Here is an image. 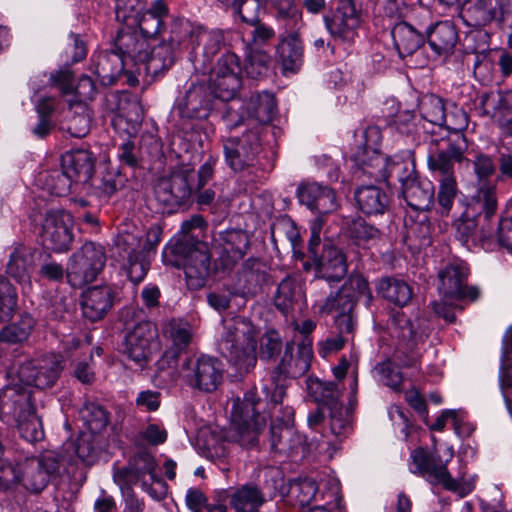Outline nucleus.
I'll list each match as a JSON object with an SVG mask.
<instances>
[{"label": "nucleus", "instance_id": "nucleus-3", "mask_svg": "<svg viewBox=\"0 0 512 512\" xmlns=\"http://www.w3.org/2000/svg\"><path fill=\"white\" fill-rule=\"evenodd\" d=\"M428 145L427 164L435 178L455 176V165L464 159L466 139L463 134L448 135L447 131H426Z\"/></svg>", "mask_w": 512, "mask_h": 512}, {"label": "nucleus", "instance_id": "nucleus-4", "mask_svg": "<svg viewBox=\"0 0 512 512\" xmlns=\"http://www.w3.org/2000/svg\"><path fill=\"white\" fill-rule=\"evenodd\" d=\"M263 151L260 127L254 126L241 136L223 139L225 162L235 173L251 174L259 165L260 154Z\"/></svg>", "mask_w": 512, "mask_h": 512}, {"label": "nucleus", "instance_id": "nucleus-21", "mask_svg": "<svg viewBox=\"0 0 512 512\" xmlns=\"http://www.w3.org/2000/svg\"><path fill=\"white\" fill-rule=\"evenodd\" d=\"M315 275L328 282H339L347 274L346 255L338 247L325 244L322 252L314 260Z\"/></svg>", "mask_w": 512, "mask_h": 512}, {"label": "nucleus", "instance_id": "nucleus-33", "mask_svg": "<svg viewBox=\"0 0 512 512\" xmlns=\"http://www.w3.org/2000/svg\"><path fill=\"white\" fill-rule=\"evenodd\" d=\"M169 10L164 0H156L151 7L142 12L128 26L139 27L140 34L147 38L156 37L164 26V19L168 16Z\"/></svg>", "mask_w": 512, "mask_h": 512}, {"label": "nucleus", "instance_id": "nucleus-11", "mask_svg": "<svg viewBox=\"0 0 512 512\" xmlns=\"http://www.w3.org/2000/svg\"><path fill=\"white\" fill-rule=\"evenodd\" d=\"M409 470L411 473L423 477L432 485H442L445 489L455 491L458 484L447 469L446 462L424 447H417L411 451Z\"/></svg>", "mask_w": 512, "mask_h": 512}, {"label": "nucleus", "instance_id": "nucleus-17", "mask_svg": "<svg viewBox=\"0 0 512 512\" xmlns=\"http://www.w3.org/2000/svg\"><path fill=\"white\" fill-rule=\"evenodd\" d=\"M224 42L225 37L222 30L197 28L190 52L194 68L203 74L208 72L214 56L220 51Z\"/></svg>", "mask_w": 512, "mask_h": 512}, {"label": "nucleus", "instance_id": "nucleus-42", "mask_svg": "<svg viewBox=\"0 0 512 512\" xmlns=\"http://www.w3.org/2000/svg\"><path fill=\"white\" fill-rule=\"evenodd\" d=\"M220 241L223 254L227 255L233 263L244 257L250 243L248 234L236 229L220 233Z\"/></svg>", "mask_w": 512, "mask_h": 512}, {"label": "nucleus", "instance_id": "nucleus-50", "mask_svg": "<svg viewBox=\"0 0 512 512\" xmlns=\"http://www.w3.org/2000/svg\"><path fill=\"white\" fill-rule=\"evenodd\" d=\"M347 234L358 245L380 238L381 232L362 217L352 218L346 222Z\"/></svg>", "mask_w": 512, "mask_h": 512}, {"label": "nucleus", "instance_id": "nucleus-48", "mask_svg": "<svg viewBox=\"0 0 512 512\" xmlns=\"http://www.w3.org/2000/svg\"><path fill=\"white\" fill-rule=\"evenodd\" d=\"M497 0H473L466 10L471 26L482 27L495 19Z\"/></svg>", "mask_w": 512, "mask_h": 512}, {"label": "nucleus", "instance_id": "nucleus-10", "mask_svg": "<svg viewBox=\"0 0 512 512\" xmlns=\"http://www.w3.org/2000/svg\"><path fill=\"white\" fill-rule=\"evenodd\" d=\"M192 170L177 169L168 176L158 179L154 187L156 200L167 209L173 212L175 209L185 205L192 196L190 178Z\"/></svg>", "mask_w": 512, "mask_h": 512}, {"label": "nucleus", "instance_id": "nucleus-30", "mask_svg": "<svg viewBox=\"0 0 512 512\" xmlns=\"http://www.w3.org/2000/svg\"><path fill=\"white\" fill-rule=\"evenodd\" d=\"M458 40L456 26L450 21L438 22L427 32V42L437 56L453 54Z\"/></svg>", "mask_w": 512, "mask_h": 512}, {"label": "nucleus", "instance_id": "nucleus-46", "mask_svg": "<svg viewBox=\"0 0 512 512\" xmlns=\"http://www.w3.org/2000/svg\"><path fill=\"white\" fill-rule=\"evenodd\" d=\"M35 327V320L29 314H23L19 320L5 326L0 331V340L9 344L26 341Z\"/></svg>", "mask_w": 512, "mask_h": 512}, {"label": "nucleus", "instance_id": "nucleus-34", "mask_svg": "<svg viewBox=\"0 0 512 512\" xmlns=\"http://www.w3.org/2000/svg\"><path fill=\"white\" fill-rule=\"evenodd\" d=\"M402 195L411 208L426 211L434 203L435 188L430 180L418 176L407 182Z\"/></svg>", "mask_w": 512, "mask_h": 512}, {"label": "nucleus", "instance_id": "nucleus-13", "mask_svg": "<svg viewBox=\"0 0 512 512\" xmlns=\"http://www.w3.org/2000/svg\"><path fill=\"white\" fill-rule=\"evenodd\" d=\"M332 37L353 41L363 23V13L354 0H338L335 9L324 18Z\"/></svg>", "mask_w": 512, "mask_h": 512}, {"label": "nucleus", "instance_id": "nucleus-60", "mask_svg": "<svg viewBox=\"0 0 512 512\" xmlns=\"http://www.w3.org/2000/svg\"><path fill=\"white\" fill-rule=\"evenodd\" d=\"M293 429L288 426H281L278 423H271L270 427V448L274 452L288 453L293 448Z\"/></svg>", "mask_w": 512, "mask_h": 512}, {"label": "nucleus", "instance_id": "nucleus-58", "mask_svg": "<svg viewBox=\"0 0 512 512\" xmlns=\"http://www.w3.org/2000/svg\"><path fill=\"white\" fill-rule=\"evenodd\" d=\"M270 56L262 50H251L246 58L244 71L252 79L266 75L269 70Z\"/></svg>", "mask_w": 512, "mask_h": 512}, {"label": "nucleus", "instance_id": "nucleus-28", "mask_svg": "<svg viewBox=\"0 0 512 512\" xmlns=\"http://www.w3.org/2000/svg\"><path fill=\"white\" fill-rule=\"evenodd\" d=\"M156 462L153 456L147 452H140L131 458L129 466L118 470L114 474L117 483H127L133 479L142 480L144 476L149 475L153 482H157L164 487V482L157 478L155 474Z\"/></svg>", "mask_w": 512, "mask_h": 512}, {"label": "nucleus", "instance_id": "nucleus-49", "mask_svg": "<svg viewBox=\"0 0 512 512\" xmlns=\"http://www.w3.org/2000/svg\"><path fill=\"white\" fill-rule=\"evenodd\" d=\"M211 88L214 98L223 101L233 99L241 86L240 74L232 73L228 76L211 75L210 83L207 85Z\"/></svg>", "mask_w": 512, "mask_h": 512}, {"label": "nucleus", "instance_id": "nucleus-62", "mask_svg": "<svg viewBox=\"0 0 512 512\" xmlns=\"http://www.w3.org/2000/svg\"><path fill=\"white\" fill-rule=\"evenodd\" d=\"M169 336L172 340V346L169 349H176L178 355L186 357V348L192 340V332L188 324L172 322L170 324Z\"/></svg>", "mask_w": 512, "mask_h": 512}, {"label": "nucleus", "instance_id": "nucleus-43", "mask_svg": "<svg viewBox=\"0 0 512 512\" xmlns=\"http://www.w3.org/2000/svg\"><path fill=\"white\" fill-rule=\"evenodd\" d=\"M479 109L485 116L506 118L512 113V92L483 94Z\"/></svg>", "mask_w": 512, "mask_h": 512}, {"label": "nucleus", "instance_id": "nucleus-45", "mask_svg": "<svg viewBox=\"0 0 512 512\" xmlns=\"http://www.w3.org/2000/svg\"><path fill=\"white\" fill-rule=\"evenodd\" d=\"M309 389L315 401L328 409L342 405L340 402L342 389L338 383L316 379L311 381Z\"/></svg>", "mask_w": 512, "mask_h": 512}, {"label": "nucleus", "instance_id": "nucleus-22", "mask_svg": "<svg viewBox=\"0 0 512 512\" xmlns=\"http://www.w3.org/2000/svg\"><path fill=\"white\" fill-rule=\"evenodd\" d=\"M115 47L117 53L121 55L126 62L131 61L136 65L143 64L144 69H146L150 54L147 37H144L142 34L128 27V29H122L118 32L115 39Z\"/></svg>", "mask_w": 512, "mask_h": 512}, {"label": "nucleus", "instance_id": "nucleus-44", "mask_svg": "<svg viewBox=\"0 0 512 512\" xmlns=\"http://www.w3.org/2000/svg\"><path fill=\"white\" fill-rule=\"evenodd\" d=\"M178 51L179 49L163 40L150 51L146 73L157 75L168 70L175 63Z\"/></svg>", "mask_w": 512, "mask_h": 512}, {"label": "nucleus", "instance_id": "nucleus-52", "mask_svg": "<svg viewBox=\"0 0 512 512\" xmlns=\"http://www.w3.org/2000/svg\"><path fill=\"white\" fill-rule=\"evenodd\" d=\"M80 414L91 433L101 432L108 424V413L97 403H85Z\"/></svg>", "mask_w": 512, "mask_h": 512}, {"label": "nucleus", "instance_id": "nucleus-16", "mask_svg": "<svg viewBox=\"0 0 512 512\" xmlns=\"http://www.w3.org/2000/svg\"><path fill=\"white\" fill-rule=\"evenodd\" d=\"M469 269L462 263L448 264L438 274L439 291L445 298L455 300L475 301L479 297V289L476 286H468L467 279Z\"/></svg>", "mask_w": 512, "mask_h": 512}, {"label": "nucleus", "instance_id": "nucleus-61", "mask_svg": "<svg viewBox=\"0 0 512 512\" xmlns=\"http://www.w3.org/2000/svg\"><path fill=\"white\" fill-rule=\"evenodd\" d=\"M17 306L15 288L4 276H0V320L8 319Z\"/></svg>", "mask_w": 512, "mask_h": 512}, {"label": "nucleus", "instance_id": "nucleus-14", "mask_svg": "<svg viewBox=\"0 0 512 512\" xmlns=\"http://www.w3.org/2000/svg\"><path fill=\"white\" fill-rule=\"evenodd\" d=\"M63 370V358L58 354H48L37 360L27 361L18 369L19 380L27 386L39 389L52 387Z\"/></svg>", "mask_w": 512, "mask_h": 512}, {"label": "nucleus", "instance_id": "nucleus-40", "mask_svg": "<svg viewBox=\"0 0 512 512\" xmlns=\"http://www.w3.org/2000/svg\"><path fill=\"white\" fill-rule=\"evenodd\" d=\"M265 501L260 488L254 484H245L232 494L230 504L235 512H259Z\"/></svg>", "mask_w": 512, "mask_h": 512}, {"label": "nucleus", "instance_id": "nucleus-32", "mask_svg": "<svg viewBox=\"0 0 512 512\" xmlns=\"http://www.w3.org/2000/svg\"><path fill=\"white\" fill-rule=\"evenodd\" d=\"M312 349L310 344L301 343L298 345L297 356L292 357V343H287L285 353L279 365L275 368L274 374H287L292 377L304 375L310 368Z\"/></svg>", "mask_w": 512, "mask_h": 512}, {"label": "nucleus", "instance_id": "nucleus-2", "mask_svg": "<svg viewBox=\"0 0 512 512\" xmlns=\"http://www.w3.org/2000/svg\"><path fill=\"white\" fill-rule=\"evenodd\" d=\"M223 328L218 343L220 354L240 373H248L257 362V328L248 318L242 316L225 319Z\"/></svg>", "mask_w": 512, "mask_h": 512}, {"label": "nucleus", "instance_id": "nucleus-31", "mask_svg": "<svg viewBox=\"0 0 512 512\" xmlns=\"http://www.w3.org/2000/svg\"><path fill=\"white\" fill-rule=\"evenodd\" d=\"M354 198L358 208L368 216L383 215L390 207L389 195L375 185H365L357 188Z\"/></svg>", "mask_w": 512, "mask_h": 512}, {"label": "nucleus", "instance_id": "nucleus-57", "mask_svg": "<svg viewBox=\"0 0 512 512\" xmlns=\"http://www.w3.org/2000/svg\"><path fill=\"white\" fill-rule=\"evenodd\" d=\"M318 491L315 480L311 478L298 479L291 483L290 494L301 507L310 505Z\"/></svg>", "mask_w": 512, "mask_h": 512}, {"label": "nucleus", "instance_id": "nucleus-56", "mask_svg": "<svg viewBox=\"0 0 512 512\" xmlns=\"http://www.w3.org/2000/svg\"><path fill=\"white\" fill-rule=\"evenodd\" d=\"M241 275L246 282L244 289L248 293L256 292L266 280L263 264L257 259H248L243 264Z\"/></svg>", "mask_w": 512, "mask_h": 512}, {"label": "nucleus", "instance_id": "nucleus-36", "mask_svg": "<svg viewBox=\"0 0 512 512\" xmlns=\"http://www.w3.org/2000/svg\"><path fill=\"white\" fill-rule=\"evenodd\" d=\"M36 250L25 245H17L9 256L6 272L19 282L29 279V271L35 265Z\"/></svg>", "mask_w": 512, "mask_h": 512}, {"label": "nucleus", "instance_id": "nucleus-20", "mask_svg": "<svg viewBox=\"0 0 512 512\" xmlns=\"http://www.w3.org/2000/svg\"><path fill=\"white\" fill-rule=\"evenodd\" d=\"M30 390L20 386H7L0 392V419L12 423L34 410Z\"/></svg>", "mask_w": 512, "mask_h": 512}, {"label": "nucleus", "instance_id": "nucleus-15", "mask_svg": "<svg viewBox=\"0 0 512 512\" xmlns=\"http://www.w3.org/2000/svg\"><path fill=\"white\" fill-rule=\"evenodd\" d=\"M215 98L205 83L192 84L175 103V110L182 119H207L213 109Z\"/></svg>", "mask_w": 512, "mask_h": 512}, {"label": "nucleus", "instance_id": "nucleus-53", "mask_svg": "<svg viewBox=\"0 0 512 512\" xmlns=\"http://www.w3.org/2000/svg\"><path fill=\"white\" fill-rule=\"evenodd\" d=\"M196 30L197 28H194L189 21L184 19H174L170 24L169 35L164 39V41L179 50L187 40H189L190 45L192 46Z\"/></svg>", "mask_w": 512, "mask_h": 512}, {"label": "nucleus", "instance_id": "nucleus-6", "mask_svg": "<svg viewBox=\"0 0 512 512\" xmlns=\"http://www.w3.org/2000/svg\"><path fill=\"white\" fill-rule=\"evenodd\" d=\"M60 467L61 457L54 452L26 458L14 467L15 483H21L27 490L38 493L59 474Z\"/></svg>", "mask_w": 512, "mask_h": 512}, {"label": "nucleus", "instance_id": "nucleus-27", "mask_svg": "<svg viewBox=\"0 0 512 512\" xmlns=\"http://www.w3.org/2000/svg\"><path fill=\"white\" fill-rule=\"evenodd\" d=\"M497 207V185L482 183L476 185V192L465 211L479 220L483 217L484 221H488L496 214Z\"/></svg>", "mask_w": 512, "mask_h": 512}, {"label": "nucleus", "instance_id": "nucleus-9", "mask_svg": "<svg viewBox=\"0 0 512 512\" xmlns=\"http://www.w3.org/2000/svg\"><path fill=\"white\" fill-rule=\"evenodd\" d=\"M105 108L113 114L111 123L116 131L135 135L142 122L140 103L127 92H111L105 97Z\"/></svg>", "mask_w": 512, "mask_h": 512}, {"label": "nucleus", "instance_id": "nucleus-23", "mask_svg": "<svg viewBox=\"0 0 512 512\" xmlns=\"http://www.w3.org/2000/svg\"><path fill=\"white\" fill-rule=\"evenodd\" d=\"M95 157L85 149L69 151L62 156L61 167L68 177L74 180V185H85L93 176Z\"/></svg>", "mask_w": 512, "mask_h": 512}, {"label": "nucleus", "instance_id": "nucleus-54", "mask_svg": "<svg viewBox=\"0 0 512 512\" xmlns=\"http://www.w3.org/2000/svg\"><path fill=\"white\" fill-rule=\"evenodd\" d=\"M248 109L258 121H269L276 110L275 98L269 92L257 93L251 97Z\"/></svg>", "mask_w": 512, "mask_h": 512}, {"label": "nucleus", "instance_id": "nucleus-63", "mask_svg": "<svg viewBox=\"0 0 512 512\" xmlns=\"http://www.w3.org/2000/svg\"><path fill=\"white\" fill-rule=\"evenodd\" d=\"M91 127V115L87 108L81 107L80 112H75L67 121L66 126L63 128L72 137L83 138L85 137Z\"/></svg>", "mask_w": 512, "mask_h": 512}, {"label": "nucleus", "instance_id": "nucleus-12", "mask_svg": "<svg viewBox=\"0 0 512 512\" xmlns=\"http://www.w3.org/2000/svg\"><path fill=\"white\" fill-rule=\"evenodd\" d=\"M40 236L44 248L58 253L69 251L74 241L72 216L63 210L47 212Z\"/></svg>", "mask_w": 512, "mask_h": 512}, {"label": "nucleus", "instance_id": "nucleus-8", "mask_svg": "<svg viewBox=\"0 0 512 512\" xmlns=\"http://www.w3.org/2000/svg\"><path fill=\"white\" fill-rule=\"evenodd\" d=\"M179 376L185 383L196 390L212 393L217 390L223 380L221 362L210 356H186L180 365Z\"/></svg>", "mask_w": 512, "mask_h": 512}, {"label": "nucleus", "instance_id": "nucleus-41", "mask_svg": "<svg viewBox=\"0 0 512 512\" xmlns=\"http://www.w3.org/2000/svg\"><path fill=\"white\" fill-rule=\"evenodd\" d=\"M302 298L301 287L290 276L285 277L278 285L274 296V305L284 315L289 314Z\"/></svg>", "mask_w": 512, "mask_h": 512}, {"label": "nucleus", "instance_id": "nucleus-18", "mask_svg": "<svg viewBox=\"0 0 512 512\" xmlns=\"http://www.w3.org/2000/svg\"><path fill=\"white\" fill-rule=\"evenodd\" d=\"M368 291V282L359 274H352L343 286L325 299L320 311L326 314L354 312L360 295Z\"/></svg>", "mask_w": 512, "mask_h": 512}, {"label": "nucleus", "instance_id": "nucleus-55", "mask_svg": "<svg viewBox=\"0 0 512 512\" xmlns=\"http://www.w3.org/2000/svg\"><path fill=\"white\" fill-rule=\"evenodd\" d=\"M18 431L27 442L34 443L44 438V431L40 418L36 415L35 409L29 415L20 417L15 421Z\"/></svg>", "mask_w": 512, "mask_h": 512}, {"label": "nucleus", "instance_id": "nucleus-5", "mask_svg": "<svg viewBox=\"0 0 512 512\" xmlns=\"http://www.w3.org/2000/svg\"><path fill=\"white\" fill-rule=\"evenodd\" d=\"M173 251L182 257V267L187 287L199 290L205 286L210 275L211 255L204 242L185 236L178 240Z\"/></svg>", "mask_w": 512, "mask_h": 512}, {"label": "nucleus", "instance_id": "nucleus-51", "mask_svg": "<svg viewBox=\"0 0 512 512\" xmlns=\"http://www.w3.org/2000/svg\"><path fill=\"white\" fill-rule=\"evenodd\" d=\"M329 426L333 435L346 438L352 431L351 411L343 405L329 409Z\"/></svg>", "mask_w": 512, "mask_h": 512}, {"label": "nucleus", "instance_id": "nucleus-38", "mask_svg": "<svg viewBox=\"0 0 512 512\" xmlns=\"http://www.w3.org/2000/svg\"><path fill=\"white\" fill-rule=\"evenodd\" d=\"M391 35L401 57L413 54L425 42V37L406 22L397 23Z\"/></svg>", "mask_w": 512, "mask_h": 512}, {"label": "nucleus", "instance_id": "nucleus-47", "mask_svg": "<svg viewBox=\"0 0 512 512\" xmlns=\"http://www.w3.org/2000/svg\"><path fill=\"white\" fill-rule=\"evenodd\" d=\"M422 117L435 127L431 131H439L446 120V112L442 99L430 94L424 96L419 104Z\"/></svg>", "mask_w": 512, "mask_h": 512}, {"label": "nucleus", "instance_id": "nucleus-37", "mask_svg": "<svg viewBox=\"0 0 512 512\" xmlns=\"http://www.w3.org/2000/svg\"><path fill=\"white\" fill-rule=\"evenodd\" d=\"M376 290L385 300L397 306L407 305L413 296L411 286L402 279L383 277L377 281Z\"/></svg>", "mask_w": 512, "mask_h": 512}, {"label": "nucleus", "instance_id": "nucleus-19", "mask_svg": "<svg viewBox=\"0 0 512 512\" xmlns=\"http://www.w3.org/2000/svg\"><path fill=\"white\" fill-rule=\"evenodd\" d=\"M156 330L150 322H140L125 337L123 352L139 368H144L153 351Z\"/></svg>", "mask_w": 512, "mask_h": 512}, {"label": "nucleus", "instance_id": "nucleus-24", "mask_svg": "<svg viewBox=\"0 0 512 512\" xmlns=\"http://www.w3.org/2000/svg\"><path fill=\"white\" fill-rule=\"evenodd\" d=\"M479 219L464 211L462 216L455 222L456 238L468 249L480 247L486 251L494 248V241L490 233H486L484 227L477 229Z\"/></svg>", "mask_w": 512, "mask_h": 512}, {"label": "nucleus", "instance_id": "nucleus-35", "mask_svg": "<svg viewBox=\"0 0 512 512\" xmlns=\"http://www.w3.org/2000/svg\"><path fill=\"white\" fill-rule=\"evenodd\" d=\"M277 59L284 73H295L303 64V43L297 34L283 38L277 46Z\"/></svg>", "mask_w": 512, "mask_h": 512}, {"label": "nucleus", "instance_id": "nucleus-29", "mask_svg": "<svg viewBox=\"0 0 512 512\" xmlns=\"http://www.w3.org/2000/svg\"><path fill=\"white\" fill-rule=\"evenodd\" d=\"M354 161L361 175H367L376 181H388V169L391 159L376 150L364 148L357 151Z\"/></svg>", "mask_w": 512, "mask_h": 512}, {"label": "nucleus", "instance_id": "nucleus-1", "mask_svg": "<svg viewBox=\"0 0 512 512\" xmlns=\"http://www.w3.org/2000/svg\"><path fill=\"white\" fill-rule=\"evenodd\" d=\"M391 323L397 333L400 345L410 351L411 355L402 359V355H404L405 352L398 351L395 355L398 364L391 360H386L378 363L374 367V372L384 385L398 391L403 382V376L399 370V366L412 367L417 363L418 354L414 353L413 349L419 342L424 341V339L428 337L430 326L426 318L416 316L412 319L400 311L391 315Z\"/></svg>", "mask_w": 512, "mask_h": 512}, {"label": "nucleus", "instance_id": "nucleus-7", "mask_svg": "<svg viewBox=\"0 0 512 512\" xmlns=\"http://www.w3.org/2000/svg\"><path fill=\"white\" fill-rule=\"evenodd\" d=\"M106 255L102 245L92 241L85 242L74 252L67 266V280L75 288L94 281L105 266Z\"/></svg>", "mask_w": 512, "mask_h": 512}, {"label": "nucleus", "instance_id": "nucleus-39", "mask_svg": "<svg viewBox=\"0 0 512 512\" xmlns=\"http://www.w3.org/2000/svg\"><path fill=\"white\" fill-rule=\"evenodd\" d=\"M126 61L117 52L105 51L101 53L95 63V73L101 83L111 86L122 75Z\"/></svg>", "mask_w": 512, "mask_h": 512}, {"label": "nucleus", "instance_id": "nucleus-26", "mask_svg": "<svg viewBox=\"0 0 512 512\" xmlns=\"http://www.w3.org/2000/svg\"><path fill=\"white\" fill-rule=\"evenodd\" d=\"M265 425V417H245L232 414L231 429L228 438L244 448L256 446L262 427Z\"/></svg>", "mask_w": 512, "mask_h": 512}, {"label": "nucleus", "instance_id": "nucleus-59", "mask_svg": "<svg viewBox=\"0 0 512 512\" xmlns=\"http://www.w3.org/2000/svg\"><path fill=\"white\" fill-rule=\"evenodd\" d=\"M282 349L283 342L277 331L268 330L260 338L259 357L261 360H276Z\"/></svg>", "mask_w": 512, "mask_h": 512}, {"label": "nucleus", "instance_id": "nucleus-64", "mask_svg": "<svg viewBox=\"0 0 512 512\" xmlns=\"http://www.w3.org/2000/svg\"><path fill=\"white\" fill-rule=\"evenodd\" d=\"M144 8L145 0L118 2L115 5L116 19L128 27L143 12Z\"/></svg>", "mask_w": 512, "mask_h": 512}, {"label": "nucleus", "instance_id": "nucleus-25", "mask_svg": "<svg viewBox=\"0 0 512 512\" xmlns=\"http://www.w3.org/2000/svg\"><path fill=\"white\" fill-rule=\"evenodd\" d=\"M114 294L108 286H94L83 292L81 307L83 316L95 322L104 318L113 305Z\"/></svg>", "mask_w": 512, "mask_h": 512}]
</instances>
